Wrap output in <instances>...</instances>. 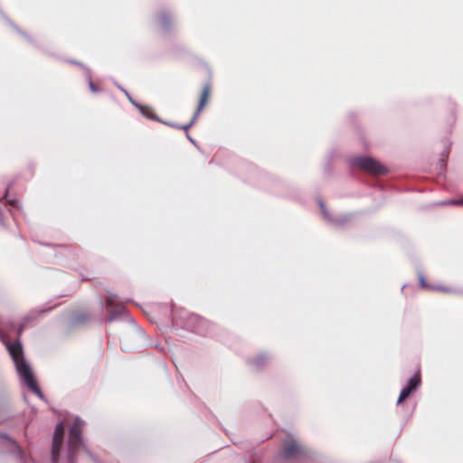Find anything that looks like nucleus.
<instances>
[{
    "mask_svg": "<svg viewBox=\"0 0 463 463\" xmlns=\"http://www.w3.org/2000/svg\"><path fill=\"white\" fill-rule=\"evenodd\" d=\"M2 343L7 348L13 361L14 362L18 373L24 379L26 385L34 393L42 395L41 390L34 379L32 369L24 360V350L21 342L16 340L14 343H11L6 336L5 340L2 341Z\"/></svg>",
    "mask_w": 463,
    "mask_h": 463,
    "instance_id": "1",
    "label": "nucleus"
},
{
    "mask_svg": "<svg viewBox=\"0 0 463 463\" xmlns=\"http://www.w3.org/2000/svg\"><path fill=\"white\" fill-rule=\"evenodd\" d=\"M352 165L373 175H384L388 172L386 166L369 156L354 157L352 159Z\"/></svg>",
    "mask_w": 463,
    "mask_h": 463,
    "instance_id": "2",
    "label": "nucleus"
},
{
    "mask_svg": "<svg viewBox=\"0 0 463 463\" xmlns=\"http://www.w3.org/2000/svg\"><path fill=\"white\" fill-rule=\"evenodd\" d=\"M84 422L80 419H75L69 430V451L72 458L82 445L81 432Z\"/></svg>",
    "mask_w": 463,
    "mask_h": 463,
    "instance_id": "3",
    "label": "nucleus"
},
{
    "mask_svg": "<svg viewBox=\"0 0 463 463\" xmlns=\"http://www.w3.org/2000/svg\"><path fill=\"white\" fill-rule=\"evenodd\" d=\"M306 453L305 448L295 439L288 438L282 444L281 457L287 460L300 458Z\"/></svg>",
    "mask_w": 463,
    "mask_h": 463,
    "instance_id": "4",
    "label": "nucleus"
},
{
    "mask_svg": "<svg viewBox=\"0 0 463 463\" xmlns=\"http://www.w3.org/2000/svg\"><path fill=\"white\" fill-rule=\"evenodd\" d=\"M64 436V426L62 423H58L55 428L52 447V458L53 462H57L60 457V451L62 446Z\"/></svg>",
    "mask_w": 463,
    "mask_h": 463,
    "instance_id": "5",
    "label": "nucleus"
},
{
    "mask_svg": "<svg viewBox=\"0 0 463 463\" xmlns=\"http://www.w3.org/2000/svg\"><path fill=\"white\" fill-rule=\"evenodd\" d=\"M420 384V373L418 371L407 383V385L402 390L397 403H402L411 393Z\"/></svg>",
    "mask_w": 463,
    "mask_h": 463,
    "instance_id": "6",
    "label": "nucleus"
},
{
    "mask_svg": "<svg viewBox=\"0 0 463 463\" xmlns=\"http://www.w3.org/2000/svg\"><path fill=\"white\" fill-rule=\"evenodd\" d=\"M210 96H211V86H210V84H206L203 86V88L202 90L196 111H195L193 118L189 122V124L183 127L184 129H185V130L188 129L194 123V121L196 120V118L198 117L201 110L206 106V104L210 99Z\"/></svg>",
    "mask_w": 463,
    "mask_h": 463,
    "instance_id": "7",
    "label": "nucleus"
},
{
    "mask_svg": "<svg viewBox=\"0 0 463 463\" xmlns=\"http://www.w3.org/2000/svg\"><path fill=\"white\" fill-rule=\"evenodd\" d=\"M107 307L109 320H113L114 318L122 315L125 311L124 305L117 301L114 297H109L107 298Z\"/></svg>",
    "mask_w": 463,
    "mask_h": 463,
    "instance_id": "8",
    "label": "nucleus"
},
{
    "mask_svg": "<svg viewBox=\"0 0 463 463\" xmlns=\"http://www.w3.org/2000/svg\"><path fill=\"white\" fill-rule=\"evenodd\" d=\"M156 23L163 30H168L172 25L171 15L166 12H161L156 16Z\"/></svg>",
    "mask_w": 463,
    "mask_h": 463,
    "instance_id": "9",
    "label": "nucleus"
},
{
    "mask_svg": "<svg viewBox=\"0 0 463 463\" xmlns=\"http://www.w3.org/2000/svg\"><path fill=\"white\" fill-rule=\"evenodd\" d=\"M449 203L463 206V197L458 200L451 201Z\"/></svg>",
    "mask_w": 463,
    "mask_h": 463,
    "instance_id": "10",
    "label": "nucleus"
},
{
    "mask_svg": "<svg viewBox=\"0 0 463 463\" xmlns=\"http://www.w3.org/2000/svg\"><path fill=\"white\" fill-rule=\"evenodd\" d=\"M90 88L93 92H98L99 89L90 80Z\"/></svg>",
    "mask_w": 463,
    "mask_h": 463,
    "instance_id": "11",
    "label": "nucleus"
},
{
    "mask_svg": "<svg viewBox=\"0 0 463 463\" xmlns=\"http://www.w3.org/2000/svg\"><path fill=\"white\" fill-rule=\"evenodd\" d=\"M24 325H21V326H19V328H18V330H17V335H18V336H20V335H22L23 330H24Z\"/></svg>",
    "mask_w": 463,
    "mask_h": 463,
    "instance_id": "12",
    "label": "nucleus"
},
{
    "mask_svg": "<svg viewBox=\"0 0 463 463\" xmlns=\"http://www.w3.org/2000/svg\"><path fill=\"white\" fill-rule=\"evenodd\" d=\"M9 203L15 207L18 205V202L16 200L10 201Z\"/></svg>",
    "mask_w": 463,
    "mask_h": 463,
    "instance_id": "13",
    "label": "nucleus"
},
{
    "mask_svg": "<svg viewBox=\"0 0 463 463\" xmlns=\"http://www.w3.org/2000/svg\"><path fill=\"white\" fill-rule=\"evenodd\" d=\"M420 285H421V287H422V288H426L427 286H426V283H425L424 279H423V278H420Z\"/></svg>",
    "mask_w": 463,
    "mask_h": 463,
    "instance_id": "14",
    "label": "nucleus"
}]
</instances>
